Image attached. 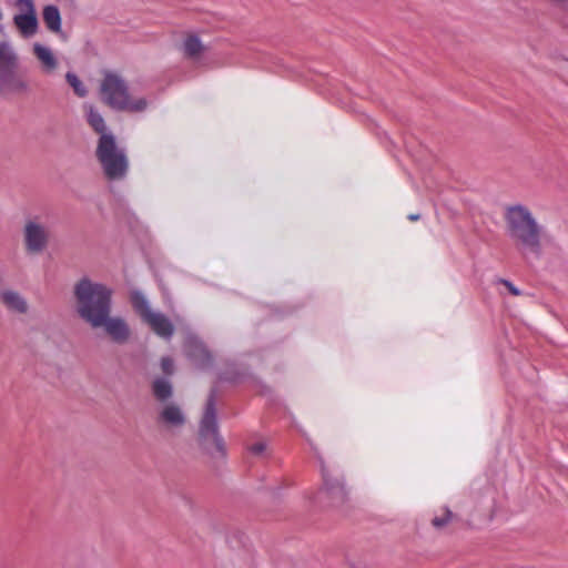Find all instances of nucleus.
Masks as SVG:
<instances>
[{
	"mask_svg": "<svg viewBox=\"0 0 568 568\" xmlns=\"http://www.w3.org/2000/svg\"><path fill=\"white\" fill-rule=\"evenodd\" d=\"M3 19V13H2V10L0 9V20Z\"/></svg>",
	"mask_w": 568,
	"mask_h": 568,
	"instance_id": "obj_28",
	"label": "nucleus"
},
{
	"mask_svg": "<svg viewBox=\"0 0 568 568\" xmlns=\"http://www.w3.org/2000/svg\"><path fill=\"white\" fill-rule=\"evenodd\" d=\"M92 328H103L106 335L115 343L123 344L130 338V326L120 316H103Z\"/></svg>",
	"mask_w": 568,
	"mask_h": 568,
	"instance_id": "obj_10",
	"label": "nucleus"
},
{
	"mask_svg": "<svg viewBox=\"0 0 568 568\" xmlns=\"http://www.w3.org/2000/svg\"><path fill=\"white\" fill-rule=\"evenodd\" d=\"M43 21L47 26V28L58 33L61 31V16L58 7L55 6H47L43 9L42 12Z\"/></svg>",
	"mask_w": 568,
	"mask_h": 568,
	"instance_id": "obj_18",
	"label": "nucleus"
},
{
	"mask_svg": "<svg viewBox=\"0 0 568 568\" xmlns=\"http://www.w3.org/2000/svg\"><path fill=\"white\" fill-rule=\"evenodd\" d=\"M200 437L204 448L210 454H224V444L217 433V419L214 395L211 394L200 426Z\"/></svg>",
	"mask_w": 568,
	"mask_h": 568,
	"instance_id": "obj_8",
	"label": "nucleus"
},
{
	"mask_svg": "<svg viewBox=\"0 0 568 568\" xmlns=\"http://www.w3.org/2000/svg\"><path fill=\"white\" fill-rule=\"evenodd\" d=\"M13 23L24 39L32 38L38 32L37 13H19L13 17Z\"/></svg>",
	"mask_w": 568,
	"mask_h": 568,
	"instance_id": "obj_15",
	"label": "nucleus"
},
{
	"mask_svg": "<svg viewBox=\"0 0 568 568\" xmlns=\"http://www.w3.org/2000/svg\"><path fill=\"white\" fill-rule=\"evenodd\" d=\"M1 301L7 306V308L12 312L19 314H24L28 312V303L18 292L10 290L3 291L1 293Z\"/></svg>",
	"mask_w": 568,
	"mask_h": 568,
	"instance_id": "obj_17",
	"label": "nucleus"
},
{
	"mask_svg": "<svg viewBox=\"0 0 568 568\" xmlns=\"http://www.w3.org/2000/svg\"><path fill=\"white\" fill-rule=\"evenodd\" d=\"M504 220L506 234L517 250L524 256L539 257L545 229L532 212L524 204L509 205L504 211Z\"/></svg>",
	"mask_w": 568,
	"mask_h": 568,
	"instance_id": "obj_1",
	"label": "nucleus"
},
{
	"mask_svg": "<svg viewBox=\"0 0 568 568\" xmlns=\"http://www.w3.org/2000/svg\"><path fill=\"white\" fill-rule=\"evenodd\" d=\"M75 312L90 327L111 314L113 291L108 285L82 277L73 287Z\"/></svg>",
	"mask_w": 568,
	"mask_h": 568,
	"instance_id": "obj_2",
	"label": "nucleus"
},
{
	"mask_svg": "<svg viewBox=\"0 0 568 568\" xmlns=\"http://www.w3.org/2000/svg\"><path fill=\"white\" fill-rule=\"evenodd\" d=\"M181 51L183 58L194 65H204L209 47L202 43L200 38L194 33L184 37Z\"/></svg>",
	"mask_w": 568,
	"mask_h": 568,
	"instance_id": "obj_12",
	"label": "nucleus"
},
{
	"mask_svg": "<svg viewBox=\"0 0 568 568\" xmlns=\"http://www.w3.org/2000/svg\"><path fill=\"white\" fill-rule=\"evenodd\" d=\"M20 58L9 41H0V90L8 93H27L28 82L18 74Z\"/></svg>",
	"mask_w": 568,
	"mask_h": 568,
	"instance_id": "obj_5",
	"label": "nucleus"
},
{
	"mask_svg": "<svg viewBox=\"0 0 568 568\" xmlns=\"http://www.w3.org/2000/svg\"><path fill=\"white\" fill-rule=\"evenodd\" d=\"M266 448V444L264 442H256L254 444H251L248 446V450L253 454V455H262L264 453Z\"/></svg>",
	"mask_w": 568,
	"mask_h": 568,
	"instance_id": "obj_24",
	"label": "nucleus"
},
{
	"mask_svg": "<svg viewBox=\"0 0 568 568\" xmlns=\"http://www.w3.org/2000/svg\"><path fill=\"white\" fill-rule=\"evenodd\" d=\"M184 352L197 368L204 369L211 365L212 357L210 352L203 342L191 332L186 333Z\"/></svg>",
	"mask_w": 568,
	"mask_h": 568,
	"instance_id": "obj_11",
	"label": "nucleus"
},
{
	"mask_svg": "<svg viewBox=\"0 0 568 568\" xmlns=\"http://www.w3.org/2000/svg\"><path fill=\"white\" fill-rule=\"evenodd\" d=\"M65 81L72 88L77 97L85 98L88 95V89L85 84L79 79V77L74 72H67Z\"/></svg>",
	"mask_w": 568,
	"mask_h": 568,
	"instance_id": "obj_20",
	"label": "nucleus"
},
{
	"mask_svg": "<svg viewBox=\"0 0 568 568\" xmlns=\"http://www.w3.org/2000/svg\"><path fill=\"white\" fill-rule=\"evenodd\" d=\"M185 420L183 410L176 404H166L159 412V422L168 428H180Z\"/></svg>",
	"mask_w": 568,
	"mask_h": 568,
	"instance_id": "obj_13",
	"label": "nucleus"
},
{
	"mask_svg": "<svg viewBox=\"0 0 568 568\" xmlns=\"http://www.w3.org/2000/svg\"><path fill=\"white\" fill-rule=\"evenodd\" d=\"M32 51L45 74H51L58 68L59 61L49 47L36 42L32 45Z\"/></svg>",
	"mask_w": 568,
	"mask_h": 568,
	"instance_id": "obj_14",
	"label": "nucleus"
},
{
	"mask_svg": "<svg viewBox=\"0 0 568 568\" xmlns=\"http://www.w3.org/2000/svg\"><path fill=\"white\" fill-rule=\"evenodd\" d=\"M3 19V13H2V10L0 9V20Z\"/></svg>",
	"mask_w": 568,
	"mask_h": 568,
	"instance_id": "obj_29",
	"label": "nucleus"
},
{
	"mask_svg": "<svg viewBox=\"0 0 568 568\" xmlns=\"http://www.w3.org/2000/svg\"><path fill=\"white\" fill-rule=\"evenodd\" d=\"M24 245L28 253L40 254L49 243V229L38 217L26 222L23 229Z\"/></svg>",
	"mask_w": 568,
	"mask_h": 568,
	"instance_id": "obj_9",
	"label": "nucleus"
},
{
	"mask_svg": "<svg viewBox=\"0 0 568 568\" xmlns=\"http://www.w3.org/2000/svg\"><path fill=\"white\" fill-rule=\"evenodd\" d=\"M498 283L503 284L511 295H520V291L511 282L500 278Z\"/></svg>",
	"mask_w": 568,
	"mask_h": 568,
	"instance_id": "obj_25",
	"label": "nucleus"
},
{
	"mask_svg": "<svg viewBox=\"0 0 568 568\" xmlns=\"http://www.w3.org/2000/svg\"><path fill=\"white\" fill-rule=\"evenodd\" d=\"M131 304L141 320L161 338L171 339L174 326L171 320L163 313L151 307L148 298L139 291L131 293Z\"/></svg>",
	"mask_w": 568,
	"mask_h": 568,
	"instance_id": "obj_7",
	"label": "nucleus"
},
{
	"mask_svg": "<svg viewBox=\"0 0 568 568\" xmlns=\"http://www.w3.org/2000/svg\"><path fill=\"white\" fill-rule=\"evenodd\" d=\"M83 113L88 124L100 136L104 134H113L108 130L102 114L92 104H83Z\"/></svg>",
	"mask_w": 568,
	"mask_h": 568,
	"instance_id": "obj_16",
	"label": "nucleus"
},
{
	"mask_svg": "<svg viewBox=\"0 0 568 568\" xmlns=\"http://www.w3.org/2000/svg\"><path fill=\"white\" fill-rule=\"evenodd\" d=\"M95 156L108 180L121 181L125 179L129 171V159L125 149L118 144L113 134L99 136Z\"/></svg>",
	"mask_w": 568,
	"mask_h": 568,
	"instance_id": "obj_4",
	"label": "nucleus"
},
{
	"mask_svg": "<svg viewBox=\"0 0 568 568\" xmlns=\"http://www.w3.org/2000/svg\"><path fill=\"white\" fill-rule=\"evenodd\" d=\"M407 217L409 221L415 222V221L419 220L420 215L419 214H409Z\"/></svg>",
	"mask_w": 568,
	"mask_h": 568,
	"instance_id": "obj_27",
	"label": "nucleus"
},
{
	"mask_svg": "<svg viewBox=\"0 0 568 568\" xmlns=\"http://www.w3.org/2000/svg\"><path fill=\"white\" fill-rule=\"evenodd\" d=\"M246 55H247V54H246V52H242V53H241V57H242V58H246Z\"/></svg>",
	"mask_w": 568,
	"mask_h": 568,
	"instance_id": "obj_30",
	"label": "nucleus"
},
{
	"mask_svg": "<svg viewBox=\"0 0 568 568\" xmlns=\"http://www.w3.org/2000/svg\"><path fill=\"white\" fill-rule=\"evenodd\" d=\"M161 369L166 375H172L174 372V362L170 356H164L161 358Z\"/></svg>",
	"mask_w": 568,
	"mask_h": 568,
	"instance_id": "obj_22",
	"label": "nucleus"
},
{
	"mask_svg": "<svg viewBox=\"0 0 568 568\" xmlns=\"http://www.w3.org/2000/svg\"><path fill=\"white\" fill-rule=\"evenodd\" d=\"M450 517L452 513L449 510H445V514L443 516L435 517L432 523L434 527L442 528L449 521Z\"/></svg>",
	"mask_w": 568,
	"mask_h": 568,
	"instance_id": "obj_23",
	"label": "nucleus"
},
{
	"mask_svg": "<svg viewBox=\"0 0 568 568\" xmlns=\"http://www.w3.org/2000/svg\"><path fill=\"white\" fill-rule=\"evenodd\" d=\"M153 395L159 400H165L172 396V384L165 378H156L152 385Z\"/></svg>",
	"mask_w": 568,
	"mask_h": 568,
	"instance_id": "obj_19",
	"label": "nucleus"
},
{
	"mask_svg": "<svg viewBox=\"0 0 568 568\" xmlns=\"http://www.w3.org/2000/svg\"><path fill=\"white\" fill-rule=\"evenodd\" d=\"M316 459L323 481V486L317 495L318 503L332 506L343 504L347 491L341 468L336 464L326 462L318 453H316Z\"/></svg>",
	"mask_w": 568,
	"mask_h": 568,
	"instance_id": "obj_6",
	"label": "nucleus"
},
{
	"mask_svg": "<svg viewBox=\"0 0 568 568\" xmlns=\"http://www.w3.org/2000/svg\"><path fill=\"white\" fill-rule=\"evenodd\" d=\"M256 387L258 388V390H260L261 393L270 392L268 387H267V386H265L264 384H262L261 382H257V383H256Z\"/></svg>",
	"mask_w": 568,
	"mask_h": 568,
	"instance_id": "obj_26",
	"label": "nucleus"
},
{
	"mask_svg": "<svg viewBox=\"0 0 568 568\" xmlns=\"http://www.w3.org/2000/svg\"><path fill=\"white\" fill-rule=\"evenodd\" d=\"M16 6L21 13H36L33 0H16Z\"/></svg>",
	"mask_w": 568,
	"mask_h": 568,
	"instance_id": "obj_21",
	"label": "nucleus"
},
{
	"mask_svg": "<svg viewBox=\"0 0 568 568\" xmlns=\"http://www.w3.org/2000/svg\"><path fill=\"white\" fill-rule=\"evenodd\" d=\"M102 101L116 111L140 113L148 109L145 97H132L126 82L118 74L108 72L100 85Z\"/></svg>",
	"mask_w": 568,
	"mask_h": 568,
	"instance_id": "obj_3",
	"label": "nucleus"
}]
</instances>
